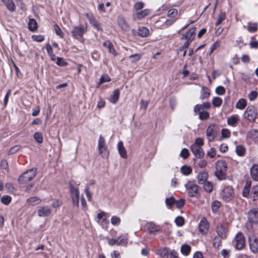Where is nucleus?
Here are the masks:
<instances>
[{
    "instance_id": "obj_48",
    "label": "nucleus",
    "mask_w": 258,
    "mask_h": 258,
    "mask_svg": "<svg viewBox=\"0 0 258 258\" xmlns=\"http://www.w3.org/2000/svg\"><path fill=\"white\" fill-rule=\"evenodd\" d=\"M182 253L185 255H187L190 251V247L186 244L183 245L181 247Z\"/></svg>"
},
{
    "instance_id": "obj_10",
    "label": "nucleus",
    "mask_w": 258,
    "mask_h": 258,
    "mask_svg": "<svg viewBox=\"0 0 258 258\" xmlns=\"http://www.w3.org/2000/svg\"><path fill=\"white\" fill-rule=\"evenodd\" d=\"M248 219L251 224L258 223V208H253L249 211Z\"/></svg>"
},
{
    "instance_id": "obj_20",
    "label": "nucleus",
    "mask_w": 258,
    "mask_h": 258,
    "mask_svg": "<svg viewBox=\"0 0 258 258\" xmlns=\"http://www.w3.org/2000/svg\"><path fill=\"white\" fill-rule=\"evenodd\" d=\"M187 190L190 197H195L198 194L199 187L197 185L192 184L189 185Z\"/></svg>"
},
{
    "instance_id": "obj_61",
    "label": "nucleus",
    "mask_w": 258,
    "mask_h": 258,
    "mask_svg": "<svg viewBox=\"0 0 258 258\" xmlns=\"http://www.w3.org/2000/svg\"><path fill=\"white\" fill-rule=\"evenodd\" d=\"M141 107L143 108L144 109H146L148 106V105L149 103V100L147 99H142L141 100Z\"/></svg>"
},
{
    "instance_id": "obj_59",
    "label": "nucleus",
    "mask_w": 258,
    "mask_h": 258,
    "mask_svg": "<svg viewBox=\"0 0 258 258\" xmlns=\"http://www.w3.org/2000/svg\"><path fill=\"white\" fill-rule=\"evenodd\" d=\"M221 203L218 201H214L212 204V209L213 212H216L220 207Z\"/></svg>"
},
{
    "instance_id": "obj_15",
    "label": "nucleus",
    "mask_w": 258,
    "mask_h": 258,
    "mask_svg": "<svg viewBox=\"0 0 258 258\" xmlns=\"http://www.w3.org/2000/svg\"><path fill=\"white\" fill-rule=\"evenodd\" d=\"M209 230V224L207 221L205 219H202L199 224V230L203 234H206Z\"/></svg>"
},
{
    "instance_id": "obj_60",
    "label": "nucleus",
    "mask_w": 258,
    "mask_h": 258,
    "mask_svg": "<svg viewBox=\"0 0 258 258\" xmlns=\"http://www.w3.org/2000/svg\"><path fill=\"white\" fill-rule=\"evenodd\" d=\"M175 222L177 226H181L183 225L184 220L182 217L179 216L175 219Z\"/></svg>"
},
{
    "instance_id": "obj_56",
    "label": "nucleus",
    "mask_w": 258,
    "mask_h": 258,
    "mask_svg": "<svg viewBox=\"0 0 258 258\" xmlns=\"http://www.w3.org/2000/svg\"><path fill=\"white\" fill-rule=\"evenodd\" d=\"M32 38L34 41L36 42H42L44 39V37L41 35H32Z\"/></svg>"
},
{
    "instance_id": "obj_6",
    "label": "nucleus",
    "mask_w": 258,
    "mask_h": 258,
    "mask_svg": "<svg viewBox=\"0 0 258 258\" xmlns=\"http://www.w3.org/2000/svg\"><path fill=\"white\" fill-rule=\"evenodd\" d=\"M98 149L99 154L102 157L106 158L109 156V152L105 146V142L104 138L100 136L98 141Z\"/></svg>"
},
{
    "instance_id": "obj_45",
    "label": "nucleus",
    "mask_w": 258,
    "mask_h": 258,
    "mask_svg": "<svg viewBox=\"0 0 258 258\" xmlns=\"http://www.w3.org/2000/svg\"><path fill=\"white\" fill-rule=\"evenodd\" d=\"M253 200H258V185L254 186L252 189Z\"/></svg>"
},
{
    "instance_id": "obj_55",
    "label": "nucleus",
    "mask_w": 258,
    "mask_h": 258,
    "mask_svg": "<svg viewBox=\"0 0 258 258\" xmlns=\"http://www.w3.org/2000/svg\"><path fill=\"white\" fill-rule=\"evenodd\" d=\"M236 152L239 156H242L245 153V149L241 146H238L236 147Z\"/></svg>"
},
{
    "instance_id": "obj_25",
    "label": "nucleus",
    "mask_w": 258,
    "mask_h": 258,
    "mask_svg": "<svg viewBox=\"0 0 258 258\" xmlns=\"http://www.w3.org/2000/svg\"><path fill=\"white\" fill-rule=\"evenodd\" d=\"M28 25V29L31 31L34 32L37 29V23L34 19H30Z\"/></svg>"
},
{
    "instance_id": "obj_32",
    "label": "nucleus",
    "mask_w": 258,
    "mask_h": 258,
    "mask_svg": "<svg viewBox=\"0 0 258 258\" xmlns=\"http://www.w3.org/2000/svg\"><path fill=\"white\" fill-rule=\"evenodd\" d=\"M181 172L184 175H188L192 172V168L190 166L183 165L180 168Z\"/></svg>"
},
{
    "instance_id": "obj_29",
    "label": "nucleus",
    "mask_w": 258,
    "mask_h": 258,
    "mask_svg": "<svg viewBox=\"0 0 258 258\" xmlns=\"http://www.w3.org/2000/svg\"><path fill=\"white\" fill-rule=\"evenodd\" d=\"M247 137L256 141L258 140V131L255 129H252L247 133Z\"/></svg>"
},
{
    "instance_id": "obj_2",
    "label": "nucleus",
    "mask_w": 258,
    "mask_h": 258,
    "mask_svg": "<svg viewBox=\"0 0 258 258\" xmlns=\"http://www.w3.org/2000/svg\"><path fill=\"white\" fill-rule=\"evenodd\" d=\"M227 168V164L225 161L219 160L217 162L215 175L219 180H223L225 178V173Z\"/></svg>"
},
{
    "instance_id": "obj_33",
    "label": "nucleus",
    "mask_w": 258,
    "mask_h": 258,
    "mask_svg": "<svg viewBox=\"0 0 258 258\" xmlns=\"http://www.w3.org/2000/svg\"><path fill=\"white\" fill-rule=\"evenodd\" d=\"M247 105V101L245 99L241 98L239 99L236 104V108L239 109H243Z\"/></svg>"
},
{
    "instance_id": "obj_27",
    "label": "nucleus",
    "mask_w": 258,
    "mask_h": 258,
    "mask_svg": "<svg viewBox=\"0 0 258 258\" xmlns=\"http://www.w3.org/2000/svg\"><path fill=\"white\" fill-rule=\"evenodd\" d=\"M239 120V118L238 115H233L227 119V123L229 125L233 126L236 125Z\"/></svg>"
},
{
    "instance_id": "obj_49",
    "label": "nucleus",
    "mask_w": 258,
    "mask_h": 258,
    "mask_svg": "<svg viewBox=\"0 0 258 258\" xmlns=\"http://www.w3.org/2000/svg\"><path fill=\"white\" fill-rule=\"evenodd\" d=\"M12 198L10 196H4L1 199L2 203L6 205H8L11 202Z\"/></svg>"
},
{
    "instance_id": "obj_14",
    "label": "nucleus",
    "mask_w": 258,
    "mask_h": 258,
    "mask_svg": "<svg viewBox=\"0 0 258 258\" xmlns=\"http://www.w3.org/2000/svg\"><path fill=\"white\" fill-rule=\"evenodd\" d=\"M51 213L50 209L47 206L40 207L37 212L39 217H45L50 215Z\"/></svg>"
},
{
    "instance_id": "obj_18",
    "label": "nucleus",
    "mask_w": 258,
    "mask_h": 258,
    "mask_svg": "<svg viewBox=\"0 0 258 258\" xmlns=\"http://www.w3.org/2000/svg\"><path fill=\"white\" fill-rule=\"evenodd\" d=\"M86 16L93 27H94L97 30H102L100 24L93 16L87 14Z\"/></svg>"
},
{
    "instance_id": "obj_38",
    "label": "nucleus",
    "mask_w": 258,
    "mask_h": 258,
    "mask_svg": "<svg viewBox=\"0 0 258 258\" xmlns=\"http://www.w3.org/2000/svg\"><path fill=\"white\" fill-rule=\"evenodd\" d=\"M226 14L224 12H221L218 17L217 22L215 23L216 26L220 25L221 22L225 19Z\"/></svg>"
},
{
    "instance_id": "obj_64",
    "label": "nucleus",
    "mask_w": 258,
    "mask_h": 258,
    "mask_svg": "<svg viewBox=\"0 0 258 258\" xmlns=\"http://www.w3.org/2000/svg\"><path fill=\"white\" fill-rule=\"evenodd\" d=\"M192 145H196L201 147L204 145V140L201 138H198L195 140V143Z\"/></svg>"
},
{
    "instance_id": "obj_52",
    "label": "nucleus",
    "mask_w": 258,
    "mask_h": 258,
    "mask_svg": "<svg viewBox=\"0 0 258 258\" xmlns=\"http://www.w3.org/2000/svg\"><path fill=\"white\" fill-rule=\"evenodd\" d=\"M117 244L120 245L126 246L127 244V239L122 238L121 236H119L117 238Z\"/></svg>"
},
{
    "instance_id": "obj_54",
    "label": "nucleus",
    "mask_w": 258,
    "mask_h": 258,
    "mask_svg": "<svg viewBox=\"0 0 258 258\" xmlns=\"http://www.w3.org/2000/svg\"><path fill=\"white\" fill-rule=\"evenodd\" d=\"M120 218L117 216H112L111 219V223L113 225H118L120 222Z\"/></svg>"
},
{
    "instance_id": "obj_43",
    "label": "nucleus",
    "mask_w": 258,
    "mask_h": 258,
    "mask_svg": "<svg viewBox=\"0 0 258 258\" xmlns=\"http://www.w3.org/2000/svg\"><path fill=\"white\" fill-rule=\"evenodd\" d=\"M128 57L129 58L133 59L132 61V62L135 63L141 59L142 55L138 53H135L134 54L130 55Z\"/></svg>"
},
{
    "instance_id": "obj_44",
    "label": "nucleus",
    "mask_w": 258,
    "mask_h": 258,
    "mask_svg": "<svg viewBox=\"0 0 258 258\" xmlns=\"http://www.w3.org/2000/svg\"><path fill=\"white\" fill-rule=\"evenodd\" d=\"M178 14V11L176 9L169 10L167 12V16L170 18H175Z\"/></svg>"
},
{
    "instance_id": "obj_31",
    "label": "nucleus",
    "mask_w": 258,
    "mask_h": 258,
    "mask_svg": "<svg viewBox=\"0 0 258 258\" xmlns=\"http://www.w3.org/2000/svg\"><path fill=\"white\" fill-rule=\"evenodd\" d=\"M138 34L142 37H146L149 35V31L147 28L143 27L139 28Z\"/></svg>"
},
{
    "instance_id": "obj_28",
    "label": "nucleus",
    "mask_w": 258,
    "mask_h": 258,
    "mask_svg": "<svg viewBox=\"0 0 258 258\" xmlns=\"http://www.w3.org/2000/svg\"><path fill=\"white\" fill-rule=\"evenodd\" d=\"M227 230L226 228L222 225H218L217 227V233L220 237H224L226 236Z\"/></svg>"
},
{
    "instance_id": "obj_42",
    "label": "nucleus",
    "mask_w": 258,
    "mask_h": 258,
    "mask_svg": "<svg viewBox=\"0 0 258 258\" xmlns=\"http://www.w3.org/2000/svg\"><path fill=\"white\" fill-rule=\"evenodd\" d=\"M213 245L216 248H218L220 246H221V237H215Z\"/></svg>"
},
{
    "instance_id": "obj_21",
    "label": "nucleus",
    "mask_w": 258,
    "mask_h": 258,
    "mask_svg": "<svg viewBox=\"0 0 258 258\" xmlns=\"http://www.w3.org/2000/svg\"><path fill=\"white\" fill-rule=\"evenodd\" d=\"M250 174L253 180L258 181V165L255 164L250 168Z\"/></svg>"
},
{
    "instance_id": "obj_35",
    "label": "nucleus",
    "mask_w": 258,
    "mask_h": 258,
    "mask_svg": "<svg viewBox=\"0 0 258 258\" xmlns=\"http://www.w3.org/2000/svg\"><path fill=\"white\" fill-rule=\"evenodd\" d=\"M210 106V103H205L203 104H198L195 107L194 111L195 112H197V111H200L203 110V108H209Z\"/></svg>"
},
{
    "instance_id": "obj_4",
    "label": "nucleus",
    "mask_w": 258,
    "mask_h": 258,
    "mask_svg": "<svg viewBox=\"0 0 258 258\" xmlns=\"http://www.w3.org/2000/svg\"><path fill=\"white\" fill-rule=\"evenodd\" d=\"M87 28L86 25H79V26L74 27L72 31L73 36L81 42H83L84 39L82 37V36L87 31Z\"/></svg>"
},
{
    "instance_id": "obj_46",
    "label": "nucleus",
    "mask_w": 258,
    "mask_h": 258,
    "mask_svg": "<svg viewBox=\"0 0 258 258\" xmlns=\"http://www.w3.org/2000/svg\"><path fill=\"white\" fill-rule=\"evenodd\" d=\"M56 63L59 66L64 67L68 64V63L65 61L64 59L62 57H57L56 58H55Z\"/></svg>"
},
{
    "instance_id": "obj_36",
    "label": "nucleus",
    "mask_w": 258,
    "mask_h": 258,
    "mask_svg": "<svg viewBox=\"0 0 258 258\" xmlns=\"http://www.w3.org/2000/svg\"><path fill=\"white\" fill-rule=\"evenodd\" d=\"M111 79L110 77L106 74L102 75L101 77V78L99 79V82H98V86H100L102 84L105 83V82H108L110 81Z\"/></svg>"
},
{
    "instance_id": "obj_23",
    "label": "nucleus",
    "mask_w": 258,
    "mask_h": 258,
    "mask_svg": "<svg viewBox=\"0 0 258 258\" xmlns=\"http://www.w3.org/2000/svg\"><path fill=\"white\" fill-rule=\"evenodd\" d=\"M5 5L7 8L11 12H14L16 6L12 0H1Z\"/></svg>"
},
{
    "instance_id": "obj_40",
    "label": "nucleus",
    "mask_w": 258,
    "mask_h": 258,
    "mask_svg": "<svg viewBox=\"0 0 258 258\" xmlns=\"http://www.w3.org/2000/svg\"><path fill=\"white\" fill-rule=\"evenodd\" d=\"M34 138L38 144H41L43 142L42 135L40 132L35 133L34 135Z\"/></svg>"
},
{
    "instance_id": "obj_51",
    "label": "nucleus",
    "mask_w": 258,
    "mask_h": 258,
    "mask_svg": "<svg viewBox=\"0 0 258 258\" xmlns=\"http://www.w3.org/2000/svg\"><path fill=\"white\" fill-rule=\"evenodd\" d=\"M230 131L226 128L223 129L221 131V135L223 138H229L230 137Z\"/></svg>"
},
{
    "instance_id": "obj_50",
    "label": "nucleus",
    "mask_w": 258,
    "mask_h": 258,
    "mask_svg": "<svg viewBox=\"0 0 258 258\" xmlns=\"http://www.w3.org/2000/svg\"><path fill=\"white\" fill-rule=\"evenodd\" d=\"M144 4L142 2H139L135 4L133 9L134 10L137 11L142 9L144 7Z\"/></svg>"
},
{
    "instance_id": "obj_53",
    "label": "nucleus",
    "mask_w": 258,
    "mask_h": 258,
    "mask_svg": "<svg viewBox=\"0 0 258 258\" xmlns=\"http://www.w3.org/2000/svg\"><path fill=\"white\" fill-rule=\"evenodd\" d=\"M189 154L188 150L186 148H184L181 151L180 156L182 158L185 159L188 157Z\"/></svg>"
},
{
    "instance_id": "obj_58",
    "label": "nucleus",
    "mask_w": 258,
    "mask_h": 258,
    "mask_svg": "<svg viewBox=\"0 0 258 258\" xmlns=\"http://www.w3.org/2000/svg\"><path fill=\"white\" fill-rule=\"evenodd\" d=\"M54 31L56 33V34L59 36L61 38H63V32H62L61 30L60 29V28L58 27V25H55L54 26Z\"/></svg>"
},
{
    "instance_id": "obj_16",
    "label": "nucleus",
    "mask_w": 258,
    "mask_h": 258,
    "mask_svg": "<svg viewBox=\"0 0 258 258\" xmlns=\"http://www.w3.org/2000/svg\"><path fill=\"white\" fill-rule=\"evenodd\" d=\"M150 11L148 9H145L140 12H137L133 15V18L135 20L138 19L140 20L144 18L146 16L149 15Z\"/></svg>"
},
{
    "instance_id": "obj_1",
    "label": "nucleus",
    "mask_w": 258,
    "mask_h": 258,
    "mask_svg": "<svg viewBox=\"0 0 258 258\" xmlns=\"http://www.w3.org/2000/svg\"><path fill=\"white\" fill-rule=\"evenodd\" d=\"M70 189L73 205L79 207V201L80 200L82 208L86 210L87 209V204L84 197L80 196L78 185L76 184H70Z\"/></svg>"
},
{
    "instance_id": "obj_39",
    "label": "nucleus",
    "mask_w": 258,
    "mask_h": 258,
    "mask_svg": "<svg viewBox=\"0 0 258 258\" xmlns=\"http://www.w3.org/2000/svg\"><path fill=\"white\" fill-rule=\"evenodd\" d=\"M247 30L250 32H255L257 29V24L256 23H249L247 25Z\"/></svg>"
},
{
    "instance_id": "obj_5",
    "label": "nucleus",
    "mask_w": 258,
    "mask_h": 258,
    "mask_svg": "<svg viewBox=\"0 0 258 258\" xmlns=\"http://www.w3.org/2000/svg\"><path fill=\"white\" fill-rule=\"evenodd\" d=\"M195 31L196 28H192L190 29L186 33L181 36V40H186L182 47L183 49H186L188 47L190 42L194 40L196 34Z\"/></svg>"
},
{
    "instance_id": "obj_9",
    "label": "nucleus",
    "mask_w": 258,
    "mask_h": 258,
    "mask_svg": "<svg viewBox=\"0 0 258 258\" xmlns=\"http://www.w3.org/2000/svg\"><path fill=\"white\" fill-rule=\"evenodd\" d=\"M221 196L225 201L228 202L231 200L234 197L232 187L229 186L225 187L222 190Z\"/></svg>"
},
{
    "instance_id": "obj_8",
    "label": "nucleus",
    "mask_w": 258,
    "mask_h": 258,
    "mask_svg": "<svg viewBox=\"0 0 258 258\" xmlns=\"http://www.w3.org/2000/svg\"><path fill=\"white\" fill-rule=\"evenodd\" d=\"M257 115L256 110L253 107H248L244 113V117L251 122L254 121Z\"/></svg>"
},
{
    "instance_id": "obj_37",
    "label": "nucleus",
    "mask_w": 258,
    "mask_h": 258,
    "mask_svg": "<svg viewBox=\"0 0 258 258\" xmlns=\"http://www.w3.org/2000/svg\"><path fill=\"white\" fill-rule=\"evenodd\" d=\"M46 49L47 50V52L51 58V59L53 61L55 60V57L54 54L53 53L52 47L49 44H47L46 46Z\"/></svg>"
},
{
    "instance_id": "obj_57",
    "label": "nucleus",
    "mask_w": 258,
    "mask_h": 258,
    "mask_svg": "<svg viewBox=\"0 0 258 258\" xmlns=\"http://www.w3.org/2000/svg\"><path fill=\"white\" fill-rule=\"evenodd\" d=\"M20 149V146H15L13 147H12L10 150L9 151L8 154V155H12L15 153H16L17 152H18Z\"/></svg>"
},
{
    "instance_id": "obj_30",
    "label": "nucleus",
    "mask_w": 258,
    "mask_h": 258,
    "mask_svg": "<svg viewBox=\"0 0 258 258\" xmlns=\"http://www.w3.org/2000/svg\"><path fill=\"white\" fill-rule=\"evenodd\" d=\"M251 182L250 180H247L246 181L245 185L242 191V194L243 196L247 197L248 195L251 187Z\"/></svg>"
},
{
    "instance_id": "obj_41",
    "label": "nucleus",
    "mask_w": 258,
    "mask_h": 258,
    "mask_svg": "<svg viewBox=\"0 0 258 258\" xmlns=\"http://www.w3.org/2000/svg\"><path fill=\"white\" fill-rule=\"evenodd\" d=\"M204 188L206 191L210 192L212 190L213 185L211 182L209 181H206L204 183Z\"/></svg>"
},
{
    "instance_id": "obj_13",
    "label": "nucleus",
    "mask_w": 258,
    "mask_h": 258,
    "mask_svg": "<svg viewBox=\"0 0 258 258\" xmlns=\"http://www.w3.org/2000/svg\"><path fill=\"white\" fill-rule=\"evenodd\" d=\"M190 149L192 153L197 158H201L204 156V153L201 147L197 146L196 145H192Z\"/></svg>"
},
{
    "instance_id": "obj_24",
    "label": "nucleus",
    "mask_w": 258,
    "mask_h": 258,
    "mask_svg": "<svg viewBox=\"0 0 258 258\" xmlns=\"http://www.w3.org/2000/svg\"><path fill=\"white\" fill-rule=\"evenodd\" d=\"M208 176V174L206 172H201L198 175V182L199 184H204L206 181Z\"/></svg>"
},
{
    "instance_id": "obj_62",
    "label": "nucleus",
    "mask_w": 258,
    "mask_h": 258,
    "mask_svg": "<svg viewBox=\"0 0 258 258\" xmlns=\"http://www.w3.org/2000/svg\"><path fill=\"white\" fill-rule=\"evenodd\" d=\"M159 254L162 257H165L168 254V250L167 248H162L158 251Z\"/></svg>"
},
{
    "instance_id": "obj_17",
    "label": "nucleus",
    "mask_w": 258,
    "mask_h": 258,
    "mask_svg": "<svg viewBox=\"0 0 258 258\" xmlns=\"http://www.w3.org/2000/svg\"><path fill=\"white\" fill-rule=\"evenodd\" d=\"M26 203L31 206H35L40 204L41 200L37 197H31L26 200Z\"/></svg>"
},
{
    "instance_id": "obj_12",
    "label": "nucleus",
    "mask_w": 258,
    "mask_h": 258,
    "mask_svg": "<svg viewBox=\"0 0 258 258\" xmlns=\"http://www.w3.org/2000/svg\"><path fill=\"white\" fill-rule=\"evenodd\" d=\"M249 247L253 252L258 251V241L257 238L252 235L249 238Z\"/></svg>"
},
{
    "instance_id": "obj_63",
    "label": "nucleus",
    "mask_w": 258,
    "mask_h": 258,
    "mask_svg": "<svg viewBox=\"0 0 258 258\" xmlns=\"http://www.w3.org/2000/svg\"><path fill=\"white\" fill-rule=\"evenodd\" d=\"M216 92L217 94L219 95H222L225 92V88L222 86H219L216 88Z\"/></svg>"
},
{
    "instance_id": "obj_3",
    "label": "nucleus",
    "mask_w": 258,
    "mask_h": 258,
    "mask_svg": "<svg viewBox=\"0 0 258 258\" xmlns=\"http://www.w3.org/2000/svg\"><path fill=\"white\" fill-rule=\"evenodd\" d=\"M36 169L28 170L21 175L18 178V182L20 184H26L31 181L36 176Z\"/></svg>"
},
{
    "instance_id": "obj_7",
    "label": "nucleus",
    "mask_w": 258,
    "mask_h": 258,
    "mask_svg": "<svg viewBox=\"0 0 258 258\" xmlns=\"http://www.w3.org/2000/svg\"><path fill=\"white\" fill-rule=\"evenodd\" d=\"M217 127L214 124H211L206 130V137L209 142L213 141L216 137Z\"/></svg>"
},
{
    "instance_id": "obj_34",
    "label": "nucleus",
    "mask_w": 258,
    "mask_h": 258,
    "mask_svg": "<svg viewBox=\"0 0 258 258\" xmlns=\"http://www.w3.org/2000/svg\"><path fill=\"white\" fill-rule=\"evenodd\" d=\"M149 232L151 233H153L159 230V227L155 225V224L150 223H148L146 225Z\"/></svg>"
},
{
    "instance_id": "obj_22",
    "label": "nucleus",
    "mask_w": 258,
    "mask_h": 258,
    "mask_svg": "<svg viewBox=\"0 0 258 258\" xmlns=\"http://www.w3.org/2000/svg\"><path fill=\"white\" fill-rule=\"evenodd\" d=\"M118 150L120 156L123 158H127L126 150L123 145L122 142H119L117 145Z\"/></svg>"
},
{
    "instance_id": "obj_11",
    "label": "nucleus",
    "mask_w": 258,
    "mask_h": 258,
    "mask_svg": "<svg viewBox=\"0 0 258 258\" xmlns=\"http://www.w3.org/2000/svg\"><path fill=\"white\" fill-rule=\"evenodd\" d=\"M245 245V238L241 233H238L235 236V246L238 249H242Z\"/></svg>"
},
{
    "instance_id": "obj_19",
    "label": "nucleus",
    "mask_w": 258,
    "mask_h": 258,
    "mask_svg": "<svg viewBox=\"0 0 258 258\" xmlns=\"http://www.w3.org/2000/svg\"><path fill=\"white\" fill-rule=\"evenodd\" d=\"M117 23L119 27L123 31H126L128 29V25L126 22L125 19L123 17H118L117 18Z\"/></svg>"
},
{
    "instance_id": "obj_26",
    "label": "nucleus",
    "mask_w": 258,
    "mask_h": 258,
    "mask_svg": "<svg viewBox=\"0 0 258 258\" xmlns=\"http://www.w3.org/2000/svg\"><path fill=\"white\" fill-rule=\"evenodd\" d=\"M103 45L104 46L108 48L109 53L112 54L114 56L117 55V52L114 49L113 44L110 42L108 41H105L103 43Z\"/></svg>"
},
{
    "instance_id": "obj_47",
    "label": "nucleus",
    "mask_w": 258,
    "mask_h": 258,
    "mask_svg": "<svg viewBox=\"0 0 258 258\" xmlns=\"http://www.w3.org/2000/svg\"><path fill=\"white\" fill-rule=\"evenodd\" d=\"M200 113L199 118L201 120L207 119L209 117V114L207 111H203L201 110L198 111Z\"/></svg>"
}]
</instances>
